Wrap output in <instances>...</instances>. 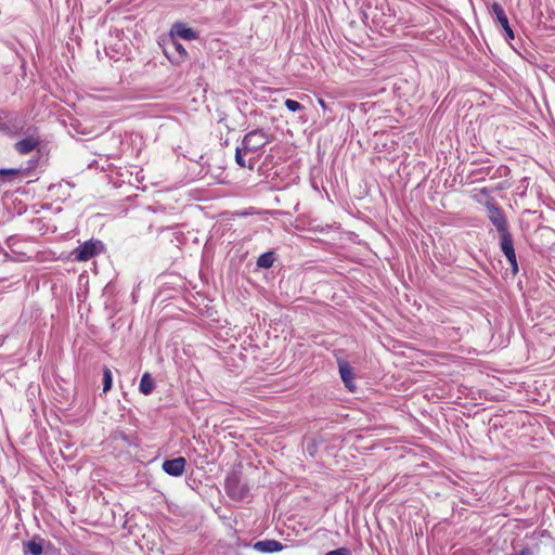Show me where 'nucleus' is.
<instances>
[{
	"label": "nucleus",
	"mask_w": 555,
	"mask_h": 555,
	"mask_svg": "<svg viewBox=\"0 0 555 555\" xmlns=\"http://www.w3.org/2000/svg\"><path fill=\"white\" fill-rule=\"evenodd\" d=\"M272 141V135L263 129H255L245 134L242 146L255 154Z\"/></svg>",
	"instance_id": "obj_1"
},
{
	"label": "nucleus",
	"mask_w": 555,
	"mask_h": 555,
	"mask_svg": "<svg viewBox=\"0 0 555 555\" xmlns=\"http://www.w3.org/2000/svg\"><path fill=\"white\" fill-rule=\"evenodd\" d=\"M273 261V253H266L258 258L257 266L260 268L269 269L272 267Z\"/></svg>",
	"instance_id": "obj_16"
},
{
	"label": "nucleus",
	"mask_w": 555,
	"mask_h": 555,
	"mask_svg": "<svg viewBox=\"0 0 555 555\" xmlns=\"http://www.w3.org/2000/svg\"><path fill=\"white\" fill-rule=\"evenodd\" d=\"M18 172H20L18 169H1L0 170V175H2V176H5V175H13V176H15Z\"/></svg>",
	"instance_id": "obj_20"
},
{
	"label": "nucleus",
	"mask_w": 555,
	"mask_h": 555,
	"mask_svg": "<svg viewBox=\"0 0 555 555\" xmlns=\"http://www.w3.org/2000/svg\"><path fill=\"white\" fill-rule=\"evenodd\" d=\"M283 547V544L275 540H263L254 544V548L261 553H274L282 551Z\"/></svg>",
	"instance_id": "obj_12"
},
{
	"label": "nucleus",
	"mask_w": 555,
	"mask_h": 555,
	"mask_svg": "<svg viewBox=\"0 0 555 555\" xmlns=\"http://www.w3.org/2000/svg\"><path fill=\"white\" fill-rule=\"evenodd\" d=\"M170 35H177L178 37L184 39V40H195L198 38V35L197 33L188 27L185 24L183 23H176L173 24L171 30H170Z\"/></svg>",
	"instance_id": "obj_11"
},
{
	"label": "nucleus",
	"mask_w": 555,
	"mask_h": 555,
	"mask_svg": "<svg viewBox=\"0 0 555 555\" xmlns=\"http://www.w3.org/2000/svg\"><path fill=\"white\" fill-rule=\"evenodd\" d=\"M43 540L39 537L23 543L24 554L41 555L43 551Z\"/></svg>",
	"instance_id": "obj_13"
},
{
	"label": "nucleus",
	"mask_w": 555,
	"mask_h": 555,
	"mask_svg": "<svg viewBox=\"0 0 555 555\" xmlns=\"http://www.w3.org/2000/svg\"><path fill=\"white\" fill-rule=\"evenodd\" d=\"M491 11H492L493 15L495 16L496 22L503 28L506 38L508 40L514 39V31H513L512 27L509 26L507 15H506L504 9L502 8V5L498 2H493L491 5Z\"/></svg>",
	"instance_id": "obj_6"
},
{
	"label": "nucleus",
	"mask_w": 555,
	"mask_h": 555,
	"mask_svg": "<svg viewBox=\"0 0 555 555\" xmlns=\"http://www.w3.org/2000/svg\"><path fill=\"white\" fill-rule=\"evenodd\" d=\"M488 218L500 233L508 231L507 220L504 211L494 202L489 201L486 203Z\"/></svg>",
	"instance_id": "obj_3"
},
{
	"label": "nucleus",
	"mask_w": 555,
	"mask_h": 555,
	"mask_svg": "<svg viewBox=\"0 0 555 555\" xmlns=\"http://www.w3.org/2000/svg\"><path fill=\"white\" fill-rule=\"evenodd\" d=\"M171 44L175 51L178 53V57L176 60H171V62L175 64H180L181 62L185 61L188 57L185 48L176 40H173Z\"/></svg>",
	"instance_id": "obj_15"
},
{
	"label": "nucleus",
	"mask_w": 555,
	"mask_h": 555,
	"mask_svg": "<svg viewBox=\"0 0 555 555\" xmlns=\"http://www.w3.org/2000/svg\"><path fill=\"white\" fill-rule=\"evenodd\" d=\"M339 374L345 386L350 390H356L354 374L352 367L346 361H338Z\"/></svg>",
	"instance_id": "obj_10"
},
{
	"label": "nucleus",
	"mask_w": 555,
	"mask_h": 555,
	"mask_svg": "<svg viewBox=\"0 0 555 555\" xmlns=\"http://www.w3.org/2000/svg\"><path fill=\"white\" fill-rule=\"evenodd\" d=\"M325 555H351V552L349 548L339 547L337 550L327 552Z\"/></svg>",
	"instance_id": "obj_19"
},
{
	"label": "nucleus",
	"mask_w": 555,
	"mask_h": 555,
	"mask_svg": "<svg viewBox=\"0 0 555 555\" xmlns=\"http://www.w3.org/2000/svg\"><path fill=\"white\" fill-rule=\"evenodd\" d=\"M41 143V140L36 134H29L26 138L15 142L14 149L22 155H26L36 150Z\"/></svg>",
	"instance_id": "obj_8"
},
{
	"label": "nucleus",
	"mask_w": 555,
	"mask_h": 555,
	"mask_svg": "<svg viewBox=\"0 0 555 555\" xmlns=\"http://www.w3.org/2000/svg\"><path fill=\"white\" fill-rule=\"evenodd\" d=\"M102 249L103 245L100 241L89 240L79 247H77L73 251V255L76 261L85 262L90 260L95 255L100 254Z\"/></svg>",
	"instance_id": "obj_2"
},
{
	"label": "nucleus",
	"mask_w": 555,
	"mask_h": 555,
	"mask_svg": "<svg viewBox=\"0 0 555 555\" xmlns=\"http://www.w3.org/2000/svg\"><path fill=\"white\" fill-rule=\"evenodd\" d=\"M235 162L242 168L254 170L256 163L258 162V157H256L251 152L244 150V147L241 145L236 147Z\"/></svg>",
	"instance_id": "obj_9"
},
{
	"label": "nucleus",
	"mask_w": 555,
	"mask_h": 555,
	"mask_svg": "<svg viewBox=\"0 0 555 555\" xmlns=\"http://www.w3.org/2000/svg\"><path fill=\"white\" fill-rule=\"evenodd\" d=\"M186 461L184 457L179 456L172 460H166L163 462V469L166 474L172 477L182 476L185 469Z\"/></svg>",
	"instance_id": "obj_7"
},
{
	"label": "nucleus",
	"mask_w": 555,
	"mask_h": 555,
	"mask_svg": "<svg viewBox=\"0 0 555 555\" xmlns=\"http://www.w3.org/2000/svg\"><path fill=\"white\" fill-rule=\"evenodd\" d=\"M318 103L321 105V107H322L323 109H325V108H326V103H325V101H324L323 99H319V100H318Z\"/></svg>",
	"instance_id": "obj_21"
},
{
	"label": "nucleus",
	"mask_w": 555,
	"mask_h": 555,
	"mask_svg": "<svg viewBox=\"0 0 555 555\" xmlns=\"http://www.w3.org/2000/svg\"><path fill=\"white\" fill-rule=\"evenodd\" d=\"M225 489L229 496L235 501L247 499L249 489L235 475L229 477L225 481Z\"/></svg>",
	"instance_id": "obj_4"
},
{
	"label": "nucleus",
	"mask_w": 555,
	"mask_h": 555,
	"mask_svg": "<svg viewBox=\"0 0 555 555\" xmlns=\"http://www.w3.org/2000/svg\"><path fill=\"white\" fill-rule=\"evenodd\" d=\"M113 384V376L111 370L105 366L103 369V391L107 392L111 390Z\"/></svg>",
	"instance_id": "obj_17"
},
{
	"label": "nucleus",
	"mask_w": 555,
	"mask_h": 555,
	"mask_svg": "<svg viewBox=\"0 0 555 555\" xmlns=\"http://www.w3.org/2000/svg\"><path fill=\"white\" fill-rule=\"evenodd\" d=\"M500 246L505 255L507 261L509 262L511 267L513 268L514 272H517L518 266H517V259H516V253L514 249V241L513 236L509 233V231H506L505 233H500Z\"/></svg>",
	"instance_id": "obj_5"
},
{
	"label": "nucleus",
	"mask_w": 555,
	"mask_h": 555,
	"mask_svg": "<svg viewBox=\"0 0 555 555\" xmlns=\"http://www.w3.org/2000/svg\"><path fill=\"white\" fill-rule=\"evenodd\" d=\"M285 106L291 111V112H297V111H301L304 108V106L295 101V100H291V99H287L285 101Z\"/></svg>",
	"instance_id": "obj_18"
},
{
	"label": "nucleus",
	"mask_w": 555,
	"mask_h": 555,
	"mask_svg": "<svg viewBox=\"0 0 555 555\" xmlns=\"http://www.w3.org/2000/svg\"><path fill=\"white\" fill-rule=\"evenodd\" d=\"M154 388H155V383H154L151 374L144 373L141 377L140 385H139L140 392L147 396L153 392Z\"/></svg>",
	"instance_id": "obj_14"
}]
</instances>
